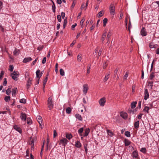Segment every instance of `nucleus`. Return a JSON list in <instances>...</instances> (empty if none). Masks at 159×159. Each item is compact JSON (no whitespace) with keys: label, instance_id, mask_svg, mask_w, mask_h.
<instances>
[{"label":"nucleus","instance_id":"obj_1","mask_svg":"<svg viewBox=\"0 0 159 159\" xmlns=\"http://www.w3.org/2000/svg\"><path fill=\"white\" fill-rule=\"evenodd\" d=\"M19 73L16 71H14L11 75L12 78L15 81L17 80V78L19 77Z\"/></svg>","mask_w":159,"mask_h":159},{"label":"nucleus","instance_id":"obj_2","mask_svg":"<svg viewBox=\"0 0 159 159\" xmlns=\"http://www.w3.org/2000/svg\"><path fill=\"white\" fill-rule=\"evenodd\" d=\"M48 107L50 110H51L53 107V104L52 102V97H49L48 100Z\"/></svg>","mask_w":159,"mask_h":159},{"label":"nucleus","instance_id":"obj_3","mask_svg":"<svg viewBox=\"0 0 159 159\" xmlns=\"http://www.w3.org/2000/svg\"><path fill=\"white\" fill-rule=\"evenodd\" d=\"M109 9L111 14L112 15H114L115 11V7L113 5L111 4L110 5Z\"/></svg>","mask_w":159,"mask_h":159},{"label":"nucleus","instance_id":"obj_4","mask_svg":"<svg viewBox=\"0 0 159 159\" xmlns=\"http://www.w3.org/2000/svg\"><path fill=\"white\" fill-rule=\"evenodd\" d=\"M68 140L66 138H63L60 141V144H61L63 146H65L67 143Z\"/></svg>","mask_w":159,"mask_h":159},{"label":"nucleus","instance_id":"obj_5","mask_svg":"<svg viewBox=\"0 0 159 159\" xmlns=\"http://www.w3.org/2000/svg\"><path fill=\"white\" fill-rule=\"evenodd\" d=\"M99 103L100 106H104L106 102V98H102L100 99L99 101Z\"/></svg>","mask_w":159,"mask_h":159},{"label":"nucleus","instance_id":"obj_6","mask_svg":"<svg viewBox=\"0 0 159 159\" xmlns=\"http://www.w3.org/2000/svg\"><path fill=\"white\" fill-rule=\"evenodd\" d=\"M32 80L31 78H29L28 80L27 81V84H26L27 89V90L29 89L30 87L31 86V85L32 84Z\"/></svg>","mask_w":159,"mask_h":159},{"label":"nucleus","instance_id":"obj_7","mask_svg":"<svg viewBox=\"0 0 159 159\" xmlns=\"http://www.w3.org/2000/svg\"><path fill=\"white\" fill-rule=\"evenodd\" d=\"M149 97V94L147 89H145L144 92V99L145 100H147Z\"/></svg>","mask_w":159,"mask_h":159},{"label":"nucleus","instance_id":"obj_8","mask_svg":"<svg viewBox=\"0 0 159 159\" xmlns=\"http://www.w3.org/2000/svg\"><path fill=\"white\" fill-rule=\"evenodd\" d=\"M120 116L124 119H126L128 117V114L125 112H122L120 113Z\"/></svg>","mask_w":159,"mask_h":159},{"label":"nucleus","instance_id":"obj_9","mask_svg":"<svg viewBox=\"0 0 159 159\" xmlns=\"http://www.w3.org/2000/svg\"><path fill=\"white\" fill-rule=\"evenodd\" d=\"M20 117L21 120L25 121L26 119V114L25 113L21 112L20 114Z\"/></svg>","mask_w":159,"mask_h":159},{"label":"nucleus","instance_id":"obj_10","mask_svg":"<svg viewBox=\"0 0 159 159\" xmlns=\"http://www.w3.org/2000/svg\"><path fill=\"white\" fill-rule=\"evenodd\" d=\"M141 34L143 36H146L147 35V32L144 27L142 28L141 31Z\"/></svg>","mask_w":159,"mask_h":159},{"label":"nucleus","instance_id":"obj_11","mask_svg":"<svg viewBox=\"0 0 159 159\" xmlns=\"http://www.w3.org/2000/svg\"><path fill=\"white\" fill-rule=\"evenodd\" d=\"M88 89V86L87 84H84L83 86V92L85 94L87 93Z\"/></svg>","mask_w":159,"mask_h":159},{"label":"nucleus","instance_id":"obj_12","mask_svg":"<svg viewBox=\"0 0 159 159\" xmlns=\"http://www.w3.org/2000/svg\"><path fill=\"white\" fill-rule=\"evenodd\" d=\"M14 128L16 130L18 131L20 133H21L22 132V130L20 127H18L17 125H15L13 126Z\"/></svg>","mask_w":159,"mask_h":159},{"label":"nucleus","instance_id":"obj_13","mask_svg":"<svg viewBox=\"0 0 159 159\" xmlns=\"http://www.w3.org/2000/svg\"><path fill=\"white\" fill-rule=\"evenodd\" d=\"M17 88H13L12 90V95L13 96H15L16 92H17Z\"/></svg>","mask_w":159,"mask_h":159},{"label":"nucleus","instance_id":"obj_14","mask_svg":"<svg viewBox=\"0 0 159 159\" xmlns=\"http://www.w3.org/2000/svg\"><path fill=\"white\" fill-rule=\"evenodd\" d=\"M32 60V59L31 57H29L27 58H25L23 62L24 63H26L27 62H29Z\"/></svg>","mask_w":159,"mask_h":159},{"label":"nucleus","instance_id":"obj_15","mask_svg":"<svg viewBox=\"0 0 159 159\" xmlns=\"http://www.w3.org/2000/svg\"><path fill=\"white\" fill-rule=\"evenodd\" d=\"M37 120L39 124L42 123V117L40 116H38L37 117Z\"/></svg>","mask_w":159,"mask_h":159},{"label":"nucleus","instance_id":"obj_16","mask_svg":"<svg viewBox=\"0 0 159 159\" xmlns=\"http://www.w3.org/2000/svg\"><path fill=\"white\" fill-rule=\"evenodd\" d=\"M138 156V152L136 151H134L132 153V156L134 158H136Z\"/></svg>","mask_w":159,"mask_h":159},{"label":"nucleus","instance_id":"obj_17","mask_svg":"<svg viewBox=\"0 0 159 159\" xmlns=\"http://www.w3.org/2000/svg\"><path fill=\"white\" fill-rule=\"evenodd\" d=\"M90 132V129L89 128L86 129L85 130L84 134V137L87 136L89 134Z\"/></svg>","mask_w":159,"mask_h":159},{"label":"nucleus","instance_id":"obj_18","mask_svg":"<svg viewBox=\"0 0 159 159\" xmlns=\"http://www.w3.org/2000/svg\"><path fill=\"white\" fill-rule=\"evenodd\" d=\"M34 139H32L31 141H30V145H31V149H34Z\"/></svg>","mask_w":159,"mask_h":159},{"label":"nucleus","instance_id":"obj_19","mask_svg":"<svg viewBox=\"0 0 159 159\" xmlns=\"http://www.w3.org/2000/svg\"><path fill=\"white\" fill-rule=\"evenodd\" d=\"M9 88H8L6 91V93L7 95H9L11 93V86H9Z\"/></svg>","mask_w":159,"mask_h":159},{"label":"nucleus","instance_id":"obj_20","mask_svg":"<svg viewBox=\"0 0 159 159\" xmlns=\"http://www.w3.org/2000/svg\"><path fill=\"white\" fill-rule=\"evenodd\" d=\"M40 70H37L36 71V75L37 78H40L42 76V75L41 74L40 75Z\"/></svg>","mask_w":159,"mask_h":159},{"label":"nucleus","instance_id":"obj_21","mask_svg":"<svg viewBox=\"0 0 159 159\" xmlns=\"http://www.w3.org/2000/svg\"><path fill=\"white\" fill-rule=\"evenodd\" d=\"M75 146L77 148H80L81 147V144L80 141H77L75 142Z\"/></svg>","mask_w":159,"mask_h":159},{"label":"nucleus","instance_id":"obj_22","mask_svg":"<svg viewBox=\"0 0 159 159\" xmlns=\"http://www.w3.org/2000/svg\"><path fill=\"white\" fill-rule=\"evenodd\" d=\"M111 31L109 30L108 33V34H107V40H108V42H107L108 43V42L109 41V39L111 35Z\"/></svg>","mask_w":159,"mask_h":159},{"label":"nucleus","instance_id":"obj_23","mask_svg":"<svg viewBox=\"0 0 159 159\" xmlns=\"http://www.w3.org/2000/svg\"><path fill=\"white\" fill-rule=\"evenodd\" d=\"M110 75V73H108L107 74L104 79V82H106L108 80Z\"/></svg>","mask_w":159,"mask_h":159},{"label":"nucleus","instance_id":"obj_24","mask_svg":"<svg viewBox=\"0 0 159 159\" xmlns=\"http://www.w3.org/2000/svg\"><path fill=\"white\" fill-rule=\"evenodd\" d=\"M20 53V50L17 49H15V51L13 52V54L14 55L17 56Z\"/></svg>","mask_w":159,"mask_h":159},{"label":"nucleus","instance_id":"obj_25","mask_svg":"<svg viewBox=\"0 0 159 159\" xmlns=\"http://www.w3.org/2000/svg\"><path fill=\"white\" fill-rule=\"evenodd\" d=\"M125 146H128L130 144V142L128 139H125Z\"/></svg>","mask_w":159,"mask_h":159},{"label":"nucleus","instance_id":"obj_26","mask_svg":"<svg viewBox=\"0 0 159 159\" xmlns=\"http://www.w3.org/2000/svg\"><path fill=\"white\" fill-rule=\"evenodd\" d=\"M75 117L79 120H82V119L80 115L78 114H76L75 115Z\"/></svg>","mask_w":159,"mask_h":159},{"label":"nucleus","instance_id":"obj_27","mask_svg":"<svg viewBox=\"0 0 159 159\" xmlns=\"http://www.w3.org/2000/svg\"><path fill=\"white\" fill-rule=\"evenodd\" d=\"M139 120L136 121L134 124V126L136 129H138L139 127Z\"/></svg>","mask_w":159,"mask_h":159},{"label":"nucleus","instance_id":"obj_28","mask_svg":"<svg viewBox=\"0 0 159 159\" xmlns=\"http://www.w3.org/2000/svg\"><path fill=\"white\" fill-rule=\"evenodd\" d=\"M137 102H133L131 103V107L132 109L136 107Z\"/></svg>","mask_w":159,"mask_h":159},{"label":"nucleus","instance_id":"obj_29","mask_svg":"<svg viewBox=\"0 0 159 159\" xmlns=\"http://www.w3.org/2000/svg\"><path fill=\"white\" fill-rule=\"evenodd\" d=\"M104 13V12L103 11H100L98 14V17H102Z\"/></svg>","mask_w":159,"mask_h":159},{"label":"nucleus","instance_id":"obj_30","mask_svg":"<svg viewBox=\"0 0 159 159\" xmlns=\"http://www.w3.org/2000/svg\"><path fill=\"white\" fill-rule=\"evenodd\" d=\"M66 137L70 140L72 138V136L71 134H66Z\"/></svg>","mask_w":159,"mask_h":159},{"label":"nucleus","instance_id":"obj_31","mask_svg":"<svg viewBox=\"0 0 159 159\" xmlns=\"http://www.w3.org/2000/svg\"><path fill=\"white\" fill-rule=\"evenodd\" d=\"M83 128H80L78 130V133L80 136H82V133L83 132Z\"/></svg>","mask_w":159,"mask_h":159},{"label":"nucleus","instance_id":"obj_32","mask_svg":"<svg viewBox=\"0 0 159 159\" xmlns=\"http://www.w3.org/2000/svg\"><path fill=\"white\" fill-rule=\"evenodd\" d=\"M71 109L70 107H67L66 110V112L67 114H70L71 113Z\"/></svg>","mask_w":159,"mask_h":159},{"label":"nucleus","instance_id":"obj_33","mask_svg":"<svg viewBox=\"0 0 159 159\" xmlns=\"http://www.w3.org/2000/svg\"><path fill=\"white\" fill-rule=\"evenodd\" d=\"M149 107H148L146 106L144 107L143 109V111H144L148 113H149L148 110H149Z\"/></svg>","mask_w":159,"mask_h":159},{"label":"nucleus","instance_id":"obj_34","mask_svg":"<svg viewBox=\"0 0 159 159\" xmlns=\"http://www.w3.org/2000/svg\"><path fill=\"white\" fill-rule=\"evenodd\" d=\"M60 73L61 75L64 76L65 75V72L63 69L61 68L60 70Z\"/></svg>","mask_w":159,"mask_h":159},{"label":"nucleus","instance_id":"obj_35","mask_svg":"<svg viewBox=\"0 0 159 159\" xmlns=\"http://www.w3.org/2000/svg\"><path fill=\"white\" fill-rule=\"evenodd\" d=\"M10 96H6L4 98V100L6 102H8L10 100Z\"/></svg>","mask_w":159,"mask_h":159},{"label":"nucleus","instance_id":"obj_36","mask_svg":"<svg viewBox=\"0 0 159 159\" xmlns=\"http://www.w3.org/2000/svg\"><path fill=\"white\" fill-rule=\"evenodd\" d=\"M107 19L106 18H104L103 20V26H105L107 22Z\"/></svg>","mask_w":159,"mask_h":159},{"label":"nucleus","instance_id":"obj_37","mask_svg":"<svg viewBox=\"0 0 159 159\" xmlns=\"http://www.w3.org/2000/svg\"><path fill=\"white\" fill-rule=\"evenodd\" d=\"M106 33H104L102 35V38L101 39V40L102 41H103L104 40L105 38L106 37Z\"/></svg>","mask_w":159,"mask_h":159},{"label":"nucleus","instance_id":"obj_38","mask_svg":"<svg viewBox=\"0 0 159 159\" xmlns=\"http://www.w3.org/2000/svg\"><path fill=\"white\" fill-rule=\"evenodd\" d=\"M52 3L53 5L52 6V10H53V12L55 13V8L56 7L55 6V5L54 3L52 1Z\"/></svg>","mask_w":159,"mask_h":159},{"label":"nucleus","instance_id":"obj_39","mask_svg":"<svg viewBox=\"0 0 159 159\" xmlns=\"http://www.w3.org/2000/svg\"><path fill=\"white\" fill-rule=\"evenodd\" d=\"M125 135L127 137H130V132L128 131H126L125 133Z\"/></svg>","mask_w":159,"mask_h":159},{"label":"nucleus","instance_id":"obj_40","mask_svg":"<svg viewBox=\"0 0 159 159\" xmlns=\"http://www.w3.org/2000/svg\"><path fill=\"white\" fill-rule=\"evenodd\" d=\"M77 60L78 61H81V55L79 54L77 57Z\"/></svg>","mask_w":159,"mask_h":159},{"label":"nucleus","instance_id":"obj_41","mask_svg":"<svg viewBox=\"0 0 159 159\" xmlns=\"http://www.w3.org/2000/svg\"><path fill=\"white\" fill-rule=\"evenodd\" d=\"M67 23V20L66 19H65L64 20L63 27L65 28Z\"/></svg>","mask_w":159,"mask_h":159},{"label":"nucleus","instance_id":"obj_42","mask_svg":"<svg viewBox=\"0 0 159 159\" xmlns=\"http://www.w3.org/2000/svg\"><path fill=\"white\" fill-rule=\"evenodd\" d=\"M20 102L21 103H25L26 102V100L25 99L22 98L20 100Z\"/></svg>","mask_w":159,"mask_h":159},{"label":"nucleus","instance_id":"obj_43","mask_svg":"<svg viewBox=\"0 0 159 159\" xmlns=\"http://www.w3.org/2000/svg\"><path fill=\"white\" fill-rule=\"evenodd\" d=\"M75 0H73V3H72V4L71 6V9H73L74 8V7H75Z\"/></svg>","mask_w":159,"mask_h":159},{"label":"nucleus","instance_id":"obj_44","mask_svg":"<svg viewBox=\"0 0 159 159\" xmlns=\"http://www.w3.org/2000/svg\"><path fill=\"white\" fill-rule=\"evenodd\" d=\"M102 49L101 48L99 50L98 54V57H99V56L101 55L102 52Z\"/></svg>","mask_w":159,"mask_h":159},{"label":"nucleus","instance_id":"obj_45","mask_svg":"<svg viewBox=\"0 0 159 159\" xmlns=\"http://www.w3.org/2000/svg\"><path fill=\"white\" fill-rule=\"evenodd\" d=\"M155 75L154 73L152 72L150 75V78L151 80H152V79L154 77Z\"/></svg>","mask_w":159,"mask_h":159},{"label":"nucleus","instance_id":"obj_46","mask_svg":"<svg viewBox=\"0 0 159 159\" xmlns=\"http://www.w3.org/2000/svg\"><path fill=\"white\" fill-rule=\"evenodd\" d=\"M140 151L141 152L143 153H145L146 152V148H141L140 150Z\"/></svg>","mask_w":159,"mask_h":159},{"label":"nucleus","instance_id":"obj_47","mask_svg":"<svg viewBox=\"0 0 159 159\" xmlns=\"http://www.w3.org/2000/svg\"><path fill=\"white\" fill-rule=\"evenodd\" d=\"M13 69H14V67H13V65H10L9 66V70L10 71L12 72V71H13Z\"/></svg>","mask_w":159,"mask_h":159},{"label":"nucleus","instance_id":"obj_48","mask_svg":"<svg viewBox=\"0 0 159 159\" xmlns=\"http://www.w3.org/2000/svg\"><path fill=\"white\" fill-rule=\"evenodd\" d=\"M27 123L28 124L30 125L31 123V120L30 118H27Z\"/></svg>","mask_w":159,"mask_h":159},{"label":"nucleus","instance_id":"obj_49","mask_svg":"<svg viewBox=\"0 0 159 159\" xmlns=\"http://www.w3.org/2000/svg\"><path fill=\"white\" fill-rule=\"evenodd\" d=\"M107 132L108 135L110 136H111L113 135L112 133L109 130H107Z\"/></svg>","mask_w":159,"mask_h":159},{"label":"nucleus","instance_id":"obj_50","mask_svg":"<svg viewBox=\"0 0 159 159\" xmlns=\"http://www.w3.org/2000/svg\"><path fill=\"white\" fill-rule=\"evenodd\" d=\"M57 18L58 20V21L59 22H60L61 21V16L60 15H57Z\"/></svg>","mask_w":159,"mask_h":159},{"label":"nucleus","instance_id":"obj_51","mask_svg":"<svg viewBox=\"0 0 159 159\" xmlns=\"http://www.w3.org/2000/svg\"><path fill=\"white\" fill-rule=\"evenodd\" d=\"M7 83V79L5 78L4 79V81L3 83V84L4 86H6Z\"/></svg>","mask_w":159,"mask_h":159},{"label":"nucleus","instance_id":"obj_52","mask_svg":"<svg viewBox=\"0 0 159 159\" xmlns=\"http://www.w3.org/2000/svg\"><path fill=\"white\" fill-rule=\"evenodd\" d=\"M4 72L3 71H1L0 75V80L2 79L3 76L4 75Z\"/></svg>","mask_w":159,"mask_h":159},{"label":"nucleus","instance_id":"obj_53","mask_svg":"<svg viewBox=\"0 0 159 159\" xmlns=\"http://www.w3.org/2000/svg\"><path fill=\"white\" fill-rule=\"evenodd\" d=\"M149 47L151 48H155V46L153 43H150L149 45Z\"/></svg>","mask_w":159,"mask_h":159},{"label":"nucleus","instance_id":"obj_54","mask_svg":"<svg viewBox=\"0 0 159 159\" xmlns=\"http://www.w3.org/2000/svg\"><path fill=\"white\" fill-rule=\"evenodd\" d=\"M153 82L152 81L149 82L148 83V86H150L151 88L152 89L153 86Z\"/></svg>","mask_w":159,"mask_h":159},{"label":"nucleus","instance_id":"obj_55","mask_svg":"<svg viewBox=\"0 0 159 159\" xmlns=\"http://www.w3.org/2000/svg\"><path fill=\"white\" fill-rule=\"evenodd\" d=\"M84 20H85L83 18L80 21V25H81L82 27V26H83V23H84Z\"/></svg>","mask_w":159,"mask_h":159},{"label":"nucleus","instance_id":"obj_56","mask_svg":"<svg viewBox=\"0 0 159 159\" xmlns=\"http://www.w3.org/2000/svg\"><path fill=\"white\" fill-rule=\"evenodd\" d=\"M48 74H47V75H46V76L45 79L43 81V82H45V83H47L48 79Z\"/></svg>","mask_w":159,"mask_h":159},{"label":"nucleus","instance_id":"obj_57","mask_svg":"<svg viewBox=\"0 0 159 159\" xmlns=\"http://www.w3.org/2000/svg\"><path fill=\"white\" fill-rule=\"evenodd\" d=\"M118 70V68H116V70H115L114 71V76H116V75L117 74Z\"/></svg>","mask_w":159,"mask_h":159},{"label":"nucleus","instance_id":"obj_58","mask_svg":"<svg viewBox=\"0 0 159 159\" xmlns=\"http://www.w3.org/2000/svg\"><path fill=\"white\" fill-rule=\"evenodd\" d=\"M57 135V133L56 131L55 130H54L53 131V137L54 138Z\"/></svg>","mask_w":159,"mask_h":159},{"label":"nucleus","instance_id":"obj_59","mask_svg":"<svg viewBox=\"0 0 159 159\" xmlns=\"http://www.w3.org/2000/svg\"><path fill=\"white\" fill-rule=\"evenodd\" d=\"M46 61V57H44L42 61V63L43 64H44Z\"/></svg>","mask_w":159,"mask_h":159},{"label":"nucleus","instance_id":"obj_60","mask_svg":"<svg viewBox=\"0 0 159 159\" xmlns=\"http://www.w3.org/2000/svg\"><path fill=\"white\" fill-rule=\"evenodd\" d=\"M61 15L62 19H64L65 17V13L64 12H61Z\"/></svg>","mask_w":159,"mask_h":159},{"label":"nucleus","instance_id":"obj_61","mask_svg":"<svg viewBox=\"0 0 159 159\" xmlns=\"http://www.w3.org/2000/svg\"><path fill=\"white\" fill-rule=\"evenodd\" d=\"M90 66L91 65H90L89 66H88V69L87 71V73L89 74L90 73Z\"/></svg>","mask_w":159,"mask_h":159},{"label":"nucleus","instance_id":"obj_62","mask_svg":"<svg viewBox=\"0 0 159 159\" xmlns=\"http://www.w3.org/2000/svg\"><path fill=\"white\" fill-rule=\"evenodd\" d=\"M143 114L142 113H140L137 116V117L139 119H141L142 118V116Z\"/></svg>","mask_w":159,"mask_h":159},{"label":"nucleus","instance_id":"obj_63","mask_svg":"<svg viewBox=\"0 0 159 159\" xmlns=\"http://www.w3.org/2000/svg\"><path fill=\"white\" fill-rule=\"evenodd\" d=\"M128 76V73L127 72H126L125 74V75H124V79H126L127 78Z\"/></svg>","mask_w":159,"mask_h":159},{"label":"nucleus","instance_id":"obj_64","mask_svg":"<svg viewBox=\"0 0 159 159\" xmlns=\"http://www.w3.org/2000/svg\"><path fill=\"white\" fill-rule=\"evenodd\" d=\"M43 48V46H40L37 49L38 50H39V51H41L42 50Z\"/></svg>","mask_w":159,"mask_h":159}]
</instances>
